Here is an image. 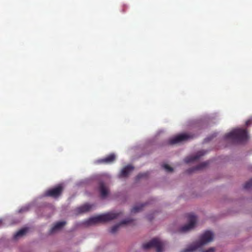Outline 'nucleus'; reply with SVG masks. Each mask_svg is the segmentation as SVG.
<instances>
[{
  "label": "nucleus",
  "instance_id": "nucleus-14",
  "mask_svg": "<svg viewBox=\"0 0 252 252\" xmlns=\"http://www.w3.org/2000/svg\"><path fill=\"white\" fill-rule=\"evenodd\" d=\"M65 224L66 222L64 221L57 222L54 225V226L51 229L50 233H52L54 232L55 231L61 229L63 226L65 225Z\"/></svg>",
  "mask_w": 252,
  "mask_h": 252
},
{
  "label": "nucleus",
  "instance_id": "nucleus-5",
  "mask_svg": "<svg viewBox=\"0 0 252 252\" xmlns=\"http://www.w3.org/2000/svg\"><path fill=\"white\" fill-rule=\"evenodd\" d=\"M63 190V185L59 184L54 188L47 190L44 192V196L56 198L62 194Z\"/></svg>",
  "mask_w": 252,
  "mask_h": 252
},
{
  "label": "nucleus",
  "instance_id": "nucleus-8",
  "mask_svg": "<svg viewBox=\"0 0 252 252\" xmlns=\"http://www.w3.org/2000/svg\"><path fill=\"white\" fill-rule=\"evenodd\" d=\"M116 159V156L114 154L112 153L106 157L99 159L97 160V163L99 164H110L113 163Z\"/></svg>",
  "mask_w": 252,
  "mask_h": 252
},
{
  "label": "nucleus",
  "instance_id": "nucleus-9",
  "mask_svg": "<svg viewBox=\"0 0 252 252\" xmlns=\"http://www.w3.org/2000/svg\"><path fill=\"white\" fill-rule=\"evenodd\" d=\"M204 154V152L202 151H199L194 156L187 157L185 159V161L186 163H189L199 159L201 156H203Z\"/></svg>",
  "mask_w": 252,
  "mask_h": 252
},
{
  "label": "nucleus",
  "instance_id": "nucleus-23",
  "mask_svg": "<svg viewBox=\"0 0 252 252\" xmlns=\"http://www.w3.org/2000/svg\"><path fill=\"white\" fill-rule=\"evenodd\" d=\"M215 251V249L214 248H210L208 250L203 251V252H213Z\"/></svg>",
  "mask_w": 252,
  "mask_h": 252
},
{
  "label": "nucleus",
  "instance_id": "nucleus-20",
  "mask_svg": "<svg viewBox=\"0 0 252 252\" xmlns=\"http://www.w3.org/2000/svg\"><path fill=\"white\" fill-rule=\"evenodd\" d=\"M147 176V173H140L137 176V178L138 179H141L143 177H146Z\"/></svg>",
  "mask_w": 252,
  "mask_h": 252
},
{
  "label": "nucleus",
  "instance_id": "nucleus-10",
  "mask_svg": "<svg viewBox=\"0 0 252 252\" xmlns=\"http://www.w3.org/2000/svg\"><path fill=\"white\" fill-rule=\"evenodd\" d=\"M134 169V167L131 165H128L124 167L120 174L121 177H127L129 173Z\"/></svg>",
  "mask_w": 252,
  "mask_h": 252
},
{
  "label": "nucleus",
  "instance_id": "nucleus-2",
  "mask_svg": "<svg viewBox=\"0 0 252 252\" xmlns=\"http://www.w3.org/2000/svg\"><path fill=\"white\" fill-rule=\"evenodd\" d=\"M214 238L213 233L209 230L206 231L200 237V240L192 245H190L188 248L183 250V252H191L201 248L204 245H205L213 241Z\"/></svg>",
  "mask_w": 252,
  "mask_h": 252
},
{
  "label": "nucleus",
  "instance_id": "nucleus-7",
  "mask_svg": "<svg viewBox=\"0 0 252 252\" xmlns=\"http://www.w3.org/2000/svg\"><path fill=\"white\" fill-rule=\"evenodd\" d=\"M188 220L189 223L188 224L182 226L180 231L182 232H187L194 228L196 222V217L192 214H189L188 215Z\"/></svg>",
  "mask_w": 252,
  "mask_h": 252
},
{
  "label": "nucleus",
  "instance_id": "nucleus-11",
  "mask_svg": "<svg viewBox=\"0 0 252 252\" xmlns=\"http://www.w3.org/2000/svg\"><path fill=\"white\" fill-rule=\"evenodd\" d=\"M99 191L102 198H105L108 194L109 191L104 184L100 182L99 185Z\"/></svg>",
  "mask_w": 252,
  "mask_h": 252
},
{
  "label": "nucleus",
  "instance_id": "nucleus-16",
  "mask_svg": "<svg viewBox=\"0 0 252 252\" xmlns=\"http://www.w3.org/2000/svg\"><path fill=\"white\" fill-rule=\"evenodd\" d=\"M209 165V162L208 161H205L203 162L202 163H201L197 166L194 167L193 168V169H191L192 171L194 170H198L203 169L204 167H206L207 165Z\"/></svg>",
  "mask_w": 252,
  "mask_h": 252
},
{
  "label": "nucleus",
  "instance_id": "nucleus-17",
  "mask_svg": "<svg viewBox=\"0 0 252 252\" xmlns=\"http://www.w3.org/2000/svg\"><path fill=\"white\" fill-rule=\"evenodd\" d=\"M145 205H146V203L145 204H141L139 205L135 206L131 209V212L132 213H137V212L140 211L141 210H142L143 207L145 206Z\"/></svg>",
  "mask_w": 252,
  "mask_h": 252
},
{
  "label": "nucleus",
  "instance_id": "nucleus-1",
  "mask_svg": "<svg viewBox=\"0 0 252 252\" xmlns=\"http://www.w3.org/2000/svg\"><path fill=\"white\" fill-rule=\"evenodd\" d=\"M226 140H230L234 143L242 144L249 139L248 132L246 129L235 128L224 136Z\"/></svg>",
  "mask_w": 252,
  "mask_h": 252
},
{
  "label": "nucleus",
  "instance_id": "nucleus-18",
  "mask_svg": "<svg viewBox=\"0 0 252 252\" xmlns=\"http://www.w3.org/2000/svg\"><path fill=\"white\" fill-rule=\"evenodd\" d=\"M252 187V179L246 182L244 186V188L246 189H249Z\"/></svg>",
  "mask_w": 252,
  "mask_h": 252
},
{
  "label": "nucleus",
  "instance_id": "nucleus-12",
  "mask_svg": "<svg viewBox=\"0 0 252 252\" xmlns=\"http://www.w3.org/2000/svg\"><path fill=\"white\" fill-rule=\"evenodd\" d=\"M132 221V220L131 219H126V220H123V221H122L121 222V223L120 224H116V225L113 226L111 228L110 232L111 233H115L117 231V230H118V229L121 225L130 223Z\"/></svg>",
  "mask_w": 252,
  "mask_h": 252
},
{
  "label": "nucleus",
  "instance_id": "nucleus-4",
  "mask_svg": "<svg viewBox=\"0 0 252 252\" xmlns=\"http://www.w3.org/2000/svg\"><path fill=\"white\" fill-rule=\"evenodd\" d=\"M164 244L157 238H154L150 242L143 245L142 247L145 250L150 248H155L157 252H162Z\"/></svg>",
  "mask_w": 252,
  "mask_h": 252
},
{
  "label": "nucleus",
  "instance_id": "nucleus-15",
  "mask_svg": "<svg viewBox=\"0 0 252 252\" xmlns=\"http://www.w3.org/2000/svg\"><path fill=\"white\" fill-rule=\"evenodd\" d=\"M28 229L26 228H22L17 232L14 235V239H17L18 238L23 236L27 233Z\"/></svg>",
  "mask_w": 252,
  "mask_h": 252
},
{
  "label": "nucleus",
  "instance_id": "nucleus-6",
  "mask_svg": "<svg viewBox=\"0 0 252 252\" xmlns=\"http://www.w3.org/2000/svg\"><path fill=\"white\" fill-rule=\"evenodd\" d=\"M194 135L189 133H182L179 134L169 140V143L171 145L179 143L192 139Z\"/></svg>",
  "mask_w": 252,
  "mask_h": 252
},
{
  "label": "nucleus",
  "instance_id": "nucleus-19",
  "mask_svg": "<svg viewBox=\"0 0 252 252\" xmlns=\"http://www.w3.org/2000/svg\"><path fill=\"white\" fill-rule=\"evenodd\" d=\"M163 168L167 172H170L173 171V168L168 164H165L162 166Z\"/></svg>",
  "mask_w": 252,
  "mask_h": 252
},
{
  "label": "nucleus",
  "instance_id": "nucleus-13",
  "mask_svg": "<svg viewBox=\"0 0 252 252\" xmlns=\"http://www.w3.org/2000/svg\"><path fill=\"white\" fill-rule=\"evenodd\" d=\"M92 206L93 205H92L89 204H85L78 207L77 209V211L79 213H86L89 211L92 208Z\"/></svg>",
  "mask_w": 252,
  "mask_h": 252
},
{
  "label": "nucleus",
  "instance_id": "nucleus-21",
  "mask_svg": "<svg viewBox=\"0 0 252 252\" xmlns=\"http://www.w3.org/2000/svg\"><path fill=\"white\" fill-rule=\"evenodd\" d=\"M28 210H29L28 207H24L22 208L21 209H20L19 212L20 213H22L24 212L28 211Z\"/></svg>",
  "mask_w": 252,
  "mask_h": 252
},
{
  "label": "nucleus",
  "instance_id": "nucleus-22",
  "mask_svg": "<svg viewBox=\"0 0 252 252\" xmlns=\"http://www.w3.org/2000/svg\"><path fill=\"white\" fill-rule=\"evenodd\" d=\"M252 124V119H249L246 122V125L247 126H249L251 125Z\"/></svg>",
  "mask_w": 252,
  "mask_h": 252
},
{
  "label": "nucleus",
  "instance_id": "nucleus-3",
  "mask_svg": "<svg viewBox=\"0 0 252 252\" xmlns=\"http://www.w3.org/2000/svg\"><path fill=\"white\" fill-rule=\"evenodd\" d=\"M120 213L109 212L90 218L85 223L88 225L94 224L100 222H105L116 219Z\"/></svg>",
  "mask_w": 252,
  "mask_h": 252
}]
</instances>
